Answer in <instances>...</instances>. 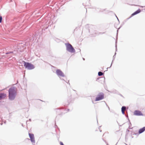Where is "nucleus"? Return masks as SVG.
Wrapping results in <instances>:
<instances>
[{
  "mask_svg": "<svg viewBox=\"0 0 145 145\" xmlns=\"http://www.w3.org/2000/svg\"><path fill=\"white\" fill-rule=\"evenodd\" d=\"M98 74L99 76H101L103 75V73L101 72H98Z\"/></svg>",
  "mask_w": 145,
  "mask_h": 145,
  "instance_id": "13",
  "label": "nucleus"
},
{
  "mask_svg": "<svg viewBox=\"0 0 145 145\" xmlns=\"http://www.w3.org/2000/svg\"><path fill=\"white\" fill-rule=\"evenodd\" d=\"M133 128V127H128V128L127 129L126 132V136H127L129 134V132H131V135H137V136L138 135V133H137V130L134 131L129 130L130 129H132Z\"/></svg>",
  "mask_w": 145,
  "mask_h": 145,
  "instance_id": "2",
  "label": "nucleus"
},
{
  "mask_svg": "<svg viewBox=\"0 0 145 145\" xmlns=\"http://www.w3.org/2000/svg\"><path fill=\"white\" fill-rule=\"evenodd\" d=\"M33 145H35V144H33Z\"/></svg>",
  "mask_w": 145,
  "mask_h": 145,
  "instance_id": "22",
  "label": "nucleus"
},
{
  "mask_svg": "<svg viewBox=\"0 0 145 145\" xmlns=\"http://www.w3.org/2000/svg\"><path fill=\"white\" fill-rule=\"evenodd\" d=\"M27 140H30V139H29V138H27Z\"/></svg>",
  "mask_w": 145,
  "mask_h": 145,
  "instance_id": "19",
  "label": "nucleus"
},
{
  "mask_svg": "<svg viewBox=\"0 0 145 145\" xmlns=\"http://www.w3.org/2000/svg\"><path fill=\"white\" fill-rule=\"evenodd\" d=\"M141 11V10L140 9H139L137 11L135 12L134 13L132 14L131 15L132 16H133L134 15H135L139 13H140Z\"/></svg>",
  "mask_w": 145,
  "mask_h": 145,
  "instance_id": "11",
  "label": "nucleus"
},
{
  "mask_svg": "<svg viewBox=\"0 0 145 145\" xmlns=\"http://www.w3.org/2000/svg\"><path fill=\"white\" fill-rule=\"evenodd\" d=\"M104 98V95L102 93H100L96 98L95 101H100L103 99Z\"/></svg>",
  "mask_w": 145,
  "mask_h": 145,
  "instance_id": "5",
  "label": "nucleus"
},
{
  "mask_svg": "<svg viewBox=\"0 0 145 145\" xmlns=\"http://www.w3.org/2000/svg\"><path fill=\"white\" fill-rule=\"evenodd\" d=\"M145 131V127H142V128L140 129L138 131V135L143 132Z\"/></svg>",
  "mask_w": 145,
  "mask_h": 145,
  "instance_id": "9",
  "label": "nucleus"
},
{
  "mask_svg": "<svg viewBox=\"0 0 145 145\" xmlns=\"http://www.w3.org/2000/svg\"><path fill=\"white\" fill-rule=\"evenodd\" d=\"M29 135L31 141L32 143V144H35V140L33 134L29 133Z\"/></svg>",
  "mask_w": 145,
  "mask_h": 145,
  "instance_id": "6",
  "label": "nucleus"
},
{
  "mask_svg": "<svg viewBox=\"0 0 145 145\" xmlns=\"http://www.w3.org/2000/svg\"><path fill=\"white\" fill-rule=\"evenodd\" d=\"M126 110V107L125 106H123L121 108V112L123 114H124V112Z\"/></svg>",
  "mask_w": 145,
  "mask_h": 145,
  "instance_id": "12",
  "label": "nucleus"
},
{
  "mask_svg": "<svg viewBox=\"0 0 145 145\" xmlns=\"http://www.w3.org/2000/svg\"><path fill=\"white\" fill-rule=\"evenodd\" d=\"M24 63V66L25 68L29 70H32L35 68L34 66L31 63L26 62L24 61H23Z\"/></svg>",
  "mask_w": 145,
  "mask_h": 145,
  "instance_id": "3",
  "label": "nucleus"
},
{
  "mask_svg": "<svg viewBox=\"0 0 145 145\" xmlns=\"http://www.w3.org/2000/svg\"><path fill=\"white\" fill-rule=\"evenodd\" d=\"M60 145H64L62 142H60Z\"/></svg>",
  "mask_w": 145,
  "mask_h": 145,
  "instance_id": "15",
  "label": "nucleus"
},
{
  "mask_svg": "<svg viewBox=\"0 0 145 145\" xmlns=\"http://www.w3.org/2000/svg\"><path fill=\"white\" fill-rule=\"evenodd\" d=\"M125 144L126 145H127L125 143ZM130 145V144L129 145Z\"/></svg>",
  "mask_w": 145,
  "mask_h": 145,
  "instance_id": "20",
  "label": "nucleus"
},
{
  "mask_svg": "<svg viewBox=\"0 0 145 145\" xmlns=\"http://www.w3.org/2000/svg\"><path fill=\"white\" fill-rule=\"evenodd\" d=\"M56 73L57 75L59 76L64 77L65 75L62 72L60 69H57L56 71Z\"/></svg>",
  "mask_w": 145,
  "mask_h": 145,
  "instance_id": "7",
  "label": "nucleus"
},
{
  "mask_svg": "<svg viewBox=\"0 0 145 145\" xmlns=\"http://www.w3.org/2000/svg\"><path fill=\"white\" fill-rule=\"evenodd\" d=\"M57 128V129H55V130L56 131L57 129L58 130H59V127H56Z\"/></svg>",
  "mask_w": 145,
  "mask_h": 145,
  "instance_id": "17",
  "label": "nucleus"
},
{
  "mask_svg": "<svg viewBox=\"0 0 145 145\" xmlns=\"http://www.w3.org/2000/svg\"><path fill=\"white\" fill-rule=\"evenodd\" d=\"M133 136L132 137V138H133Z\"/></svg>",
  "mask_w": 145,
  "mask_h": 145,
  "instance_id": "21",
  "label": "nucleus"
},
{
  "mask_svg": "<svg viewBox=\"0 0 145 145\" xmlns=\"http://www.w3.org/2000/svg\"><path fill=\"white\" fill-rule=\"evenodd\" d=\"M134 115L137 116H143V114L142 112L136 110L133 113Z\"/></svg>",
  "mask_w": 145,
  "mask_h": 145,
  "instance_id": "8",
  "label": "nucleus"
},
{
  "mask_svg": "<svg viewBox=\"0 0 145 145\" xmlns=\"http://www.w3.org/2000/svg\"><path fill=\"white\" fill-rule=\"evenodd\" d=\"M2 20V18L1 17H0V23L1 22Z\"/></svg>",
  "mask_w": 145,
  "mask_h": 145,
  "instance_id": "16",
  "label": "nucleus"
},
{
  "mask_svg": "<svg viewBox=\"0 0 145 145\" xmlns=\"http://www.w3.org/2000/svg\"><path fill=\"white\" fill-rule=\"evenodd\" d=\"M6 97V95L4 93L0 94V100L5 98Z\"/></svg>",
  "mask_w": 145,
  "mask_h": 145,
  "instance_id": "10",
  "label": "nucleus"
},
{
  "mask_svg": "<svg viewBox=\"0 0 145 145\" xmlns=\"http://www.w3.org/2000/svg\"><path fill=\"white\" fill-rule=\"evenodd\" d=\"M131 132H129V134H130L131 135Z\"/></svg>",
  "mask_w": 145,
  "mask_h": 145,
  "instance_id": "18",
  "label": "nucleus"
},
{
  "mask_svg": "<svg viewBox=\"0 0 145 145\" xmlns=\"http://www.w3.org/2000/svg\"><path fill=\"white\" fill-rule=\"evenodd\" d=\"M8 92L9 99L11 100H13L16 94V88L14 87H11L9 89Z\"/></svg>",
  "mask_w": 145,
  "mask_h": 145,
  "instance_id": "1",
  "label": "nucleus"
},
{
  "mask_svg": "<svg viewBox=\"0 0 145 145\" xmlns=\"http://www.w3.org/2000/svg\"><path fill=\"white\" fill-rule=\"evenodd\" d=\"M99 130L100 131V132H101L102 131V130H101V129L100 128V127H98L97 128V129L96 130V131H98Z\"/></svg>",
  "mask_w": 145,
  "mask_h": 145,
  "instance_id": "14",
  "label": "nucleus"
},
{
  "mask_svg": "<svg viewBox=\"0 0 145 145\" xmlns=\"http://www.w3.org/2000/svg\"><path fill=\"white\" fill-rule=\"evenodd\" d=\"M66 45V49L67 51L72 53H74L75 52V50L71 44H67Z\"/></svg>",
  "mask_w": 145,
  "mask_h": 145,
  "instance_id": "4",
  "label": "nucleus"
}]
</instances>
